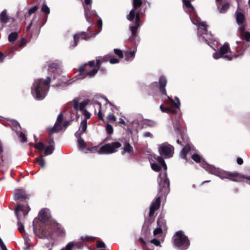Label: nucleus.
Here are the masks:
<instances>
[{"label": "nucleus", "instance_id": "c85d7f7f", "mask_svg": "<svg viewBox=\"0 0 250 250\" xmlns=\"http://www.w3.org/2000/svg\"><path fill=\"white\" fill-rule=\"evenodd\" d=\"M73 105L74 108L76 110H78V109H80L81 110H83L84 109V108L85 107V104L84 103H81L80 105L79 104V101L77 99H75L73 101Z\"/></svg>", "mask_w": 250, "mask_h": 250}, {"label": "nucleus", "instance_id": "0eeeda50", "mask_svg": "<svg viewBox=\"0 0 250 250\" xmlns=\"http://www.w3.org/2000/svg\"><path fill=\"white\" fill-rule=\"evenodd\" d=\"M175 246L180 250H186L190 245L189 241L187 236L182 232H177L173 237Z\"/></svg>", "mask_w": 250, "mask_h": 250}, {"label": "nucleus", "instance_id": "1a4fd4ad", "mask_svg": "<svg viewBox=\"0 0 250 250\" xmlns=\"http://www.w3.org/2000/svg\"><path fill=\"white\" fill-rule=\"evenodd\" d=\"M30 208L27 205L22 206L21 204H18L15 209V213L18 219V229L21 233H22L24 231V226L22 221L21 215L20 214V212H22L24 217L28 214Z\"/></svg>", "mask_w": 250, "mask_h": 250}, {"label": "nucleus", "instance_id": "e2e57ef3", "mask_svg": "<svg viewBox=\"0 0 250 250\" xmlns=\"http://www.w3.org/2000/svg\"><path fill=\"white\" fill-rule=\"evenodd\" d=\"M94 64H95V62L94 61H89V62H88V65H89V66L90 67H93L94 66Z\"/></svg>", "mask_w": 250, "mask_h": 250}, {"label": "nucleus", "instance_id": "de8ad7c7", "mask_svg": "<svg viewBox=\"0 0 250 250\" xmlns=\"http://www.w3.org/2000/svg\"><path fill=\"white\" fill-rule=\"evenodd\" d=\"M114 52H115V54L117 55H118L120 58H122L124 57L123 53L121 50L115 49Z\"/></svg>", "mask_w": 250, "mask_h": 250}, {"label": "nucleus", "instance_id": "2f4dec72", "mask_svg": "<svg viewBox=\"0 0 250 250\" xmlns=\"http://www.w3.org/2000/svg\"><path fill=\"white\" fill-rule=\"evenodd\" d=\"M40 232L41 233L42 237L43 238H48L51 236V231L48 230L46 228L44 229H41Z\"/></svg>", "mask_w": 250, "mask_h": 250}, {"label": "nucleus", "instance_id": "72a5a7b5", "mask_svg": "<svg viewBox=\"0 0 250 250\" xmlns=\"http://www.w3.org/2000/svg\"><path fill=\"white\" fill-rule=\"evenodd\" d=\"M23 238L24 239V245L25 246L24 248V250H29L30 247V244L29 243V241H30L29 238L28 236H26V235H24L23 236Z\"/></svg>", "mask_w": 250, "mask_h": 250}, {"label": "nucleus", "instance_id": "338daca9", "mask_svg": "<svg viewBox=\"0 0 250 250\" xmlns=\"http://www.w3.org/2000/svg\"><path fill=\"white\" fill-rule=\"evenodd\" d=\"M119 123L120 124H123V125H125V121L123 119H122V118L120 119Z\"/></svg>", "mask_w": 250, "mask_h": 250}, {"label": "nucleus", "instance_id": "4c0bfd02", "mask_svg": "<svg viewBox=\"0 0 250 250\" xmlns=\"http://www.w3.org/2000/svg\"><path fill=\"white\" fill-rule=\"evenodd\" d=\"M229 7V4L226 3L223 5L221 8L218 7V9L220 13H223L227 11Z\"/></svg>", "mask_w": 250, "mask_h": 250}, {"label": "nucleus", "instance_id": "4d7b16f0", "mask_svg": "<svg viewBox=\"0 0 250 250\" xmlns=\"http://www.w3.org/2000/svg\"><path fill=\"white\" fill-rule=\"evenodd\" d=\"M97 246L98 248H104L105 244L103 242L99 241L97 243Z\"/></svg>", "mask_w": 250, "mask_h": 250}, {"label": "nucleus", "instance_id": "bb28decb", "mask_svg": "<svg viewBox=\"0 0 250 250\" xmlns=\"http://www.w3.org/2000/svg\"><path fill=\"white\" fill-rule=\"evenodd\" d=\"M133 152V147L130 145L129 143H125L123 147V150L122 152V154H124L125 153H128L131 154Z\"/></svg>", "mask_w": 250, "mask_h": 250}, {"label": "nucleus", "instance_id": "052dcab7", "mask_svg": "<svg viewBox=\"0 0 250 250\" xmlns=\"http://www.w3.org/2000/svg\"><path fill=\"white\" fill-rule=\"evenodd\" d=\"M237 162L239 165H242L243 163V160L241 158H238L237 159Z\"/></svg>", "mask_w": 250, "mask_h": 250}, {"label": "nucleus", "instance_id": "5701e85b", "mask_svg": "<svg viewBox=\"0 0 250 250\" xmlns=\"http://www.w3.org/2000/svg\"><path fill=\"white\" fill-rule=\"evenodd\" d=\"M28 198V195L22 190H19L18 192L15 194L14 195V198L15 200H20L21 201H22Z\"/></svg>", "mask_w": 250, "mask_h": 250}, {"label": "nucleus", "instance_id": "cd10ccee", "mask_svg": "<svg viewBox=\"0 0 250 250\" xmlns=\"http://www.w3.org/2000/svg\"><path fill=\"white\" fill-rule=\"evenodd\" d=\"M0 21L3 24L7 23L9 21V18L7 14V10H3L0 14Z\"/></svg>", "mask_w": 250, "mask_h": 250}, {"label": "nucleus", "instance_id": "9d476101", "mask_svg": "<svg viewBox=\"0 0 250 250\" xmlns=\"http://www.w3.org/2000/svg\"><path fill=\"white\" fill-rule=\"evenodd\" d=\"M159 192L164 194H167L169 191V181L167 178L166 172L160 173L158 178Z\"/></svg>", "mask_w": 250, "mask_h": 250}, {"label": "nucleus", "instance_id": "393cba45", "mask_svg": "<svg viewBox=\"0 0 250 250\" xmlns=\"http://www.w3.org/2000/svg\"><path fill=\"white\" fill-rule=\"evenodd\" d=\"M136 48L132 51H126L124 52V57L126 61H131L135 57Z\"/></svg>", "mask_w": 250, "mask_h": 250}, {"label": "nucleus", "instance_id": "58836bf2", "mask_svg": "<svg viewBox=\"0 0 250 250\" xmlns=\"http://www.w3.org/2000/svg\"><path fill=\"white\" fill-rule=\"evenodd\" d=\"M41 10L42 12L46 14H49L50 13V9L45 3H43Z\"/></svg>", "mask_w": 250, "mask_h": 250}, {"label": "nucleus", "instance_id": "b1692460", "mask_svg": "<svg viewBox=\"0 0 250 250\" xmlns=\"http://www.w3.org/2000/svg\"><path fill=\"white\" fill-rule=\"evenodd\" d=\"M193 148V146L190 144L188 143L182 149L180 153V156L182 158L186 159V155Z\"/></svg>", "mask_w": 250, "mask_h": 250}, {"label": "nucleus", "instance_id": "09e8293b", "mask_svg": "<svg viewBox=\"0 0 250 250\" xmlns=\"http://www.w3.org/2000/svg\"><path fill=\"white\" fill-rule=\"evenodd\" d=\"M163 229L161 228L157 227L153 231L154 235L156 236L158 234H161L162 232Z\"/></svg>", "mask_w": 250, "mask_h": 250}, {"label": "nucleus", "instance_id": "7c9ffc66", "mask_svg": "<svg viewBox=\"0 0 250 250\" xmlns=\"http://www.w3.org/2000/svg\"><path fill=\"white\" fill-rule=\"evenodd\" d=\"M160 109L163 112H166L170 114H175L177 113V111L171 107H165L163 105H160Z\"/></svg>", "mask_w": 250, "mask_h": 250}, {"label": "nucleus", "instance_id": "423d86ee", "mask_svg": "<svg viewBox=\"0 0 250 250\" xmlns=\"http://www.w3.org/2000/svg\"><path fill=\"white\" fill-rule=\"evenodd\" d=\"M159 89L161 93L163 95L167 96V99L165 103L167 105H170L173 107L180 108L181 104L179 98L177 97L174 98L176 102H174L171 98L167 95L166 90L165 86L167 84V80L164 76H161L159 78Z\"/></svg>", "mask_w": 250, "mask_h": 250}, {"label": "nucleus", "instance_id": "6e6d98bb", "mask_svg": "<svg viewBox=\"0 0 250 250\" xmlns=\"http://www.w3.org/2000/svg\"><path fill=\"white\" fill-rule=\"evenodd\" d=\"M119 62V59L117 58H111L110 60V62L111 64H115Z\"/></svg>", "mask_w": 250, "mask_h": 250}, {"label": "nucleus", "instance_id": "c756f323", "mask_svg": "<svg viewBox=\"0 0 250 250\" xmlns=\"http://www.w3.org/2000/svg\"><path fill=\"white\" fill-rule=\"evenodd\" d=\"M78 138V146L80 150H84L85 149H86V144L84 141L83 139L81 136H80Z\"/></svg>", "mask_w": 250, "mask_h": 250}, {"label": "nucleus", "instance_id": "6e6552de", "mask_svg": "<svg viewBox=\"0 0 250 250\" xmlns=\"http://www.w3.org/2000/svg\"><path fill=\"white\" fill-rule=\"evenodd\" d=\"M198 27V35L199 36L204 40L209 45H210V42H215L213 35L208 32L207 30V25L205 22L200 21L199 24L197 25Z\"/></svg>", "mask_w": 250, "mask_h": 250}, {"label": "nucleus", "instance_id": "c03bdc74", "mask_svg": "<svg viewBox=\"0 0 250 250\" xmlns=\"http://www.w3.org/2000/svg\"><path fill=\"white\" fill-rule=\"evenodd\" d=\"M27 44V41L22 38L21 39L20 42V43H19V47H21V48H23L24 47H25L26 44Z\"/></svg>", "mask_w": 250, "mask_h": 250}, {"label": "nucleus", "instance_id": "412c9836", "mask_svg": "<svg viewBox=\"0 0 250 250\" xmlns=\"http://www.w3.org/2000/svg\"><path fill=\"white\" fill-rule=\"evenodd\" d=\"M240 31V36L243 39H245L247 42H250V32L245 31V26H240V28H238Z\"/></svg>", "mask_w": 250, "mask_h": 250}, {"label": "nucleus", "instance_id": "dca6fc26", "mask_svg": "<svg viewBox=\"0 0 250 250\" xmlns=\"http://www.w3.org/2000/svg\"><path fill=\"white\" fill-rule=\"evenodd\" d=\"M10 125L12 129L17 133V135H18L20 138L21 139V141L22 142H25L27 138L25 134L22 132H21V127L19 123L16 121L12 120L11 121Z\"/></svg>", "mask_w": 250, "mask_h": 250}, {"label": "nucleus", "instance_id": "49530a36", "mask_svg": "<svg viewBox=\"0 0 250 250\" xmlns=\"http://www.w3.org/2000/svg\"><path fill=\"white\" fill-rule=\"evenodd\" d=\"M74 247V244L71 242L69 243L65 248H62L61 250H71L72 248Z\"/></svg>", "mask_w": 250, "mask_h": 250}, {"label": "nucleus", "instance_id": "a878e982", "mask_svg": "<svg viewBox=\"0 0 250 250\" xmlns=\"http://www.w3.org/2000/svg\"><path fill=\"white\" fill-rule=\"evenodd\" d=\"M59 65L60 63L58 61L50 62L48 65V71L51 73H54L59 68Z\"/></svg>", "mask_w": 250, "mask_h": 250}, {"label": "nucleus", "instance_id": "13d9d810", "mask_svg": "<svg viewBox=\"0 0 250 250\" xmlns=\"http://www.w3.org/2000/svg\"><path fill=\"white\" fill-rule=\"evenodd\" d=\"M84 114L85 118V119H84V120H86L87 121V119L90 118V113H89L87 111H84Z\"/></svg>", "mask_w": 250, "mask_h": 250}, {"label": "nucleus", "instance_id": "3c124183", "mask_svg": "<svg viewBox=\"0 0 250 250\" xmlns=\"http://www.w3.org/2000/svg\"><path fill=\"white\" fill-rule=\"evenodd\" d=\"M96 104H97V105H98L99 107V112H98V117L99 118L101 119V120H103V117H102V111H101V104L98 102L97 103H96Z\"/></svg>", "mask_w": 250, "mask_h": 250}, {"label": "nucleus", "instance_id": "37998d69", "mask_svg": "<svg viewBox=\"0 0 250 250\" xmlns=\"http://www.w3.org/2000/svg\"><path fill=\"white\" fill-rule=\"evenodd\" d=\"M35 147L40 151H42L44 149V145L43 143L39 142L35 145Z\"/></svg>", "mask_w": 250, "mask_h": 250}, {"label": "nucleus", "instance_id": "aec40b11", "mask_svg": "<svg viewBox=\"0 0 250 250\" xmlns=\"http://www.w3.org/2000/svg\"><path fill=\"white\" fill-rule=\"evenodd\" d=\"M39 216L42 222H45L48 220L50 216L49 209L47 208L42 209L39 212Z\"/></svg>", "mask_w": 250, "mask_h": 250}, {"label": "nucleus", "instance_id": "a19ab883", "mask_svg": "<svg viewBox=\"0 0 250 250\" xmlns=\"http://www.w3.org/2000/svg\"><path fill=\"white\" fill-rule=\"evenodd\" d=\"M192 159L197 163H200L201 161V158L200 156L197 154H192Z\"/></svg>", "mask_w": 250, "mask_h": 250}, {"label": "nucleus", "instance_id": "f257e3e1", "mask_svg": "<svg viewBox=\"0 0 250 250\" xmlns=\"http://www.w3.org/2000/svg\"><path fill=\"white\" fill-rule=\"evenodd\" d=\"M50 80L49 77H47L45 81L42 79L35 80L31 87V93L36 100H42L44 98L49 90Z\"/></svg>", "mask_w": 250, "mask_h": 250}, {"label": "nucleus", "instance_id": "69168bd1", "mask_svg": "<svg viewBox=\"0 0 250 250\" xmlns=\"http://www.w3.org/2000/svg\"><path fill=\"white\" fill-rule=\"evenodd\" d=\"M0 246L2 250H7L6 247L4 243L2 244V245H0Z\"/></svg>", "mask_w": 250, "mask_h": 250}, {"label": "nucleus", "instance_id": "7ed1b4c3", "mask_svg": "<svg viewBox=\"0 0 250 250\" xmlns=\"http://www.w3.org/2000/svg\"><path fill=\"white\" fill-rule=\"evenodd\" d=\"M202 167L209 173L216 175L222 179H227L234 182H240L239 178L242 177L238 173L224 171L205 163H202Z\"/></svg>", "mask_w": 250, "mask_h": 250}, {"label": "nucleus", "instance_id": "79ce46f5", "mask_svg": "<svg viewBox=\"0 0 250 250\" xmlns=\"http://www.w3.org/2000/svg\"><path fill=\"white\" fill-rule=\"evenodd\" d=\"M53 227L54 228V229L55 228L57 229L58 233H59L60 234H62L63 233V229L60 227V226L58 223H54L53 224Z\"/></svg>", "mask_w": 250, "mask_h": 250}, {"label": "nucleus", "instance_id": "c9c22d12", "mask_svg": "<svg viewBox=\"0 0 250 250\" xmlns=\"http://www.w3.org/2000/svg\"><path fill=\"white\" fill-rule=\"evenodd\" d=\"M18 34L17 32H12L8 36V41L10 42H13L17 39Z\"/></svg>", "mask_w": 250, "mask_h": 250}, {"label": "nucleus", "instance_id": "603ef678", "mask_svg": "<svg viewBox=\"0 0 250 250\" xmlns=\"http://www.w3.org/2000/svg\"><path fill=\"white\" fill-rule=\"evenodd\" d=\"M107 119L111 122H115L116 121V117L113 114H109L107 117Z\"/></svg>", "mask_w": 250, "mask_h": 250}, {"label": "nucleus", "instance_id": "f704fd0d", "mask_svg": "<svg viewBox=\"0 0 250 250\" xmlns=\"http://www.w3.org/2000/svg\"><path fill=\"white\" fill-rule=\"evenodd\" d=\"M54 151V147L52 145L48 146L44 150V154L45 155L51 154Z\"/></svg>", "mask_w": 250, "mask_h": 250}, {"label": "nucleus", "instance_id": "a211bd4d", "mask_svg": "<svg viewBox=\"0 0 250 250\" xmlns=\"http://www.w3.org/2000/svg\"><path fill=\"white\" fill-rule=\"evenodd\" d=\"M91 37L92 35L87 34L84 32H79L74 35V46H77V42L80 39L86 40Z\"/></svg>", "mask_w": 250, "mask_h": 250}, {"label": "nucleus", "instance_id": "4468645a", "mask_svg": "<svg viewBox=\"0 0 250 250\" xmlns=\"http://www.w3.org/2000/svg\"><path fill=\"white\" fill-rule=\"evenodd\" d=\"M63 120V116L62 113H60L57 118V121L54 126L50 130V133H53L54 132H58L61 130L63 127H66L69 125V122L66 121L63 124H62Z\"/></svg>", "mask_w": 250, "mask_h": 250}, {"label": "nucleus", "instance_id": "f3484780", "mask_svg": "<svg viewBox=\"0 0 250 250\" xmlns=\"http://www.w3.org/2000/svg\"><path fill=\"white\" fill-rule=\"evenodd\" d=\"M160 203L161 201L160 196L158 197L155 200L153 201L149 208V217L153 216L155 211L159 208Z\"/></svg>", "mask_w": 250, "mask_h": 250}, {"label": "nucleus", "instance_id": "8fccbe9b", "mask_svg": "<svg viewBox=\"0 0 250 250\" xmlns=\"http://www.w3.org/2000/svg\"><path fill=\"white\" fill-rule=\"evenodd\" d=\"M38 7L37 6H34V7H32L28 10V14L30 16L34 13H35L37 10L38 9Z\"/></svg>", "mask_w": 250, "mask_h": 250}, {"label": "nucleus", "instance_id": "bf43d9fd", "mask_svg": "<svg viewBox=\"0 0 250 250\" xmlns=\"http://www.w3.org/2000/svg\"><path fill=\"white\" fill-rule=\"evenodd\" d=\"M144 136L146 137H152V134L149 132H145L144 134Z\"/></svg>", "mask_w": 250, "mask_h": 250}, {"label": "nucleus", "instance_id": "0e129e2a", "mask_svg": "<svg viewBox=\"0 0 250 250\" xmlns=\"http://www.w3.org/2000/svg\"><path fill=\"white\" fill-rule=\"evenodd\" d=\"M97 24L100 27H102V21L101 19H99L97 21Z\"/></svg>", "mask_w": 250, "mask_h": 250}, {"label": "nucleus", "instance_id": "9b49d317", "mask_svg": "<svg viewBox=\"0 0 250 250\" xmlns=\"http://www.w3.org/2000/svg\"><path fill=\"white\" fill-rule=\"evenodd\" d=\"M182 1L187 8V11L190 15V18L192 23L195 25L199 24L201 19L196 15L194 7L190 0H182Z\"/></svg>", "mask_w": 250, "mask_h": 250}, {"label": "nucleus", "instance_id": "864d4df0", "mask_svg": "<svg viewBox=\"0 0 250 250\" xmlns=\"http://www.w3.org/2000/svg\"><path fill=\"white\" fill-rule=\"evenodd\" d=\"M150 242L153 244H154L156 246H159L160 245V243L159 240L156 239H153L150 241Z\"/></svg>", "mask_w": 250, "mask_h": 250}, {"label": "nucleus", "instance_id": "2eb2a0df", "mask_svg": "<svg viewBox=\"0 0 250 250\" xmlns=\"http://www.w3.org/2000/svg\"><path fill=\"white\" fill-rule=\"evenodd\" d=\"M154 159L156 160V163H151V167L152 169L155 171H159L161 169L160 165L162 166L164 169L166 170L167 169V166L165 162L164 159L161 156H155Z\"/></svg>", "mask_w": 250, "mask_h": 250}, {"label": "nucleus", "instance_id": "5fc2aeb1", "mask_svg": "<svg viewBox=\"0 0 250 250\" xmlns=\"http://www.w3.org/2000/svg\"><path fill=\"white\" fill-rule=\"evenodd\" d=\"M87 67V64H85L83 66H81L80 68H79V71L81 73H82L84 71V70H87L86 67Z\"/></svg>", "mask_w": 250, "mask_h": 250}, {"label": "nucleus", "instance_id": "e433bc0d", "mask_svg": "<svg viewBox=\"0 0 250 250\" xmlns=\"http://www.w3.org/2000/svg\"><path fill=\"white\" fill-rule=\"evenodd\" d=\"M36 162L38 163L40 166L43 168L45 167V160L42 156L41 158H37L36 159Z\"/></svg>", "mask_w": 250, "mask_h": 250}, {"label": "nucleus", "instance_id": "a18cd8bd", "mask_svg": "<svg viewBox=\"0 0 250 250\" xmlns=\"http://www.w3.org/2000/svg\"><path fill=\"white\" fill-rule=\"evenodd\" d=\"M106 130L108 134H111L113 132V129L111 125L107 124L106 125Z\"/></svg>", "mask_w": 250, "mask_h": 250}, {"label": "nucleus", "instance_id": "20e7f679", "mask_svg": "<svg viewBox=\"0 0 250 250\" xmlns=\"http://www.w3.org/2000/svg\"><path fill=\"white\" fill-rule=\"evenodd\" d=\"M121 146L119 142H112L105 144L101 147L98 146L88 147L86 149L85 153H98L100 154H111L116 152L117 149Z\"/></svg>", "mask_w": 250, "mask_h": 250}, {"label": "nucleus", "instance_id": "39448f33", "mask_svg": "<svg viewBox=\"0 0 250 250\" xmlns=\"http://www.w3.org/2000/svg\"><path fill=\"white\" fill-rule=\"evenodd\" d=\"M243 52L238 55L232 54V53L230 51V48L228 44L226 43L224 44L219 50V52H216L213 54L212 57L214 59H218L221 57L224 59L230 61L233 58H237L241 55H242Z\"/></svg>", "mask_w": 250, "mask_h": 250}, {"label": "nucleus", "instance_id": "ea45409f", "mask_svg": "<svg viewBox=\"0 0 250 250\" xmlns=\"http://www.w3.org/2000/svg\"><path fill=\"white\" fill-rule=\"evenodd\" d=\"M98 69H93L87 72L85 76H88L89 77H92L94 76L97 72Z\"/></svg>", "mask_w": 250, "mask_h": 250}, {"label": "nucleus", "instance_id": "774afa93", "mask_svg": "<svg viewBox=\"0 0 250 250\" xmlns=\"http://www.w3.org/2000/svg\"><path fill=\"white\" fill-rule=\"evenodd\" d=\"M245 178L248 180V181H247V183L250 185V176L246 177Z\"/></svg>", "mask_w": 250, "mask_h": 250}, {"label": "nucleus", "instance_id": "ddd939ff", "mask_svg": "<svg viewBox=\"0 0 250 250\" xmlns=\"http://www.w3.org/2000/svg\"><path fill=\"white\" fill-rule=\"evenodd\" d=\"M92 0H84L83 3V7L84 9L85 17L86 21L92 23L91 21L90 17L92 16L98 17V15L95 10H91V4Z\"/></svg>", "mask_w": 250, "mask_h": 250}, {"label": "nucleus", "instance_id": "f03ea898", "mask_svg": "<svg viewBox=\"0 0 250 250\" xmlns=\"http://www.w3.org/2000/svg\"><path fill=\"white\" fill-rule=\"evenodd\" d=\"M132 4L133 8L130 11L129 14L127 16V19L132 21L134 25L130 26V29L131 33V38L135 39L137 37V30L140 26V11H138L135 13V11L142 4V0H133Z\"/></svg>", "mask_w": 250, "mask_h": 250}, {"label": "nucleus", "instance_id": "473e14b6", "mask_svg": "<svg viewBox=\"0 0 250 250\" xmlns=\"http://www.w3.org/2000/svg\"><path fill=\"white\" fill-rule=\"evenodd\" d=\"M157 227L164 229L166 227V221L163 218H159L157 221Z\"/></svg>", "mask_w": 250, "mask_h": 250}, {"label": "nucleus", "instance_id": "6ab92c4d", "mask_svg": "<svg viewBox=\"0 0 250 250\" xmlns=\"http://www.w3.org/2000/svg\"><path fill=\"white\" fill-rule=\"evenodd\" d=\"M235 17L237 23L239 25L238 28H240V26H246V24L245 23V16L242 12L238 11H236L235 13Z\"/></svg>", "mask_w": 250, "mask_h": 250}, {"label": "nucleus", "instance_id": "f8f14e48", "mask_svg": "<svg viewBox=\"0 0 250 250\" xmlns=\"http://www.w3.org/2000/svg\"><path fill=\"white\" fill-rule=\"evenodd\" d=\"M158 150L160 155L165 158H169L172 157L174 153V147L167 143L159 145Z\"/></svg>", "mask_w": 250, "mask_h": 250}, {"label": "nucleus", "instance_id": "680f3d73", "mask_svg": "<svg viewBox=\"0 0 250 250\" xmlns=\"http://www.w3.org/2000/svg\"><path fill=\"white\" fill-rule=\"evenodd\" d=\"M101 63V60L99 59L96 60V66L99 68L100 64Z\"/></svg>", "mask_w": 250, "mask_h": 250}, {"label": "nucleus", "instance_id": "4be33fe9", "mask_svg": "<svg viewBox=\"0 0 250 250\" xmlns=\"http://www.w3.org/2000/svg\"><path fill=\"white\" fill-rule=\"evenodd\" d=\"M87 128V121L86 120H83L81 122L80 127L79 131L75 133V136L79 138L82 134L84 133Z\"/></svg>", "mask_w": 250, "mask_h": 250}]
</instances>
